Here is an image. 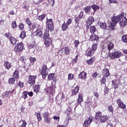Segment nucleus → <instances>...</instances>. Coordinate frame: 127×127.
<instances>
[{
  "instance_id": "nucleus-1",
  "label": "nucleus",
  "mask_w": 127,
  "mask_h": 127,
  "mask_svg": "<svg viewBox=\"0 0 127 127\" xmlns=\"http://www.w3.org/2000/svg\"><path fill=\"white\" fill-rule=\"evenodd\" d=\"M124 15H125V13L122 12L119 16H113L111 18V21L109 24V27L112 30H114L115 29V25H116L117 23H118L119 21H120V25L121 27H125L127 24V19L125 17L122 20V18L124 17Z\"/></svg>"
},
{
  "instance_id": "nucleus-2",
  "label": "nucleus",
  "mask_w": 127,
  "mask_h": 127,
  "mask_svg": "<svg viewBox=\"0 0 127 127\" xmlns=\"http://www.w3.org/2000/svg\"><path fill=\"white\" fill-rule=\"evenodd\" d=\"M43 39L44 40H45V45L49 46V45H50V43H51L52 40L51 38H50L49 31H45L44 34L43 35Z\"/></svg>"
},
{
  "instance_id": "nucleus-3",
  "label": "nucleus",
  "mask_w": 127,
  "mask_h": 127,
  "mask_svg": "<svg viewBox=\"0 0 127 127\" xmlns=\"http://www.w3.org/2000/svg\"><path fill=\"white\" fill-rule=\"evenodd\" d=\"M95 120H99L100 123H106V121L108 120L107 116H102V112H98L96 114Z\"/></svg>"
},
{
  "instance_id": "nucleus-4",
  "label": "nucleus",
  "mask_w": 127,
  "mask_h": 127,
  "mask_svg": "<svg viewBox=\"0 0 127 127\" xmlns=\"http://www.w3.org/2000/svg\"><path fill=\"white\" fill-rule=\"evenodd\" d=\"M22 50H23V44L22 43H17L14 49V51L16 54H20Z\"/></svg>"
},
{
  "instance_id": "nucleus-5",
  "label": "nucleus",
  "mask_w": 127,
  "mask_h": 127,
  "mask_svg": "<svg viewBox=\"0 0 127 127\" xmlns=\"http://www.w3.org/2000/svg\"><path fill=\"white\" fill-rule=\"evenodd\" d=\"M48 68H47V66H46V65L44 64L42 66V71H41V74L42 76V77L44 79H45V78H46V76H47V75H48Z\"/></svg>"
},
{
  "instance_id": "nucleus-6",
  "label": "nucleus",
  "mask_w": 127,
  "mask_h": 127,
  "mask_svg": "<svg viewBox=\"0 0 127 127\" xmlns=\"http://www.w3.org/2000/svg\"><path fill=\"white\" fill-rule=\"evenodd\" d=\"M5 36L9 39L10 42L12 44V45H15L16 44V39H15V38L11 36L9 33L5 34Z\"/></svg>"
},
{
  "instance_id": "nucleus-7",
  "label": "nucleus",
  "mask_w": 127,
  "mask_h": 127,
  "mask_svg": "<svg viewBox=\"0 0 127 127\" xmlns=\"http://www.w3.org/2000/svg\"><path fill=\"white\" fill-rule=\"evenodd\" d=\"M46 23L48 29H50V31H52V30L54 29V24H53V21L52 20V19H48Z\"/></svg>"
},
{
  "instance_id": "nucleus-8",
  "label": "nucleus",
  "mask_w": 127,
  "mask_h": 127,
  "mask_svg": "<svg viewBox=\"0 0 127 127\" xmlns=\"http://www.w3.org/2000/svg\"><path fill=\"white\" fill-rule=\"evenodd\" d=\"M36 76L29 75L28 76V83L31 86H33L35 84V80L36 79Z\"/></svg>"
},
{
  "instance_id": "nucleus-9",
  "label": "nucleus",
  "mask_w": 127,
  "mask_h": 127,
  "mask_svg": "<svg viewBox=\"0 0 127 127\" xmlns=\"http://www.w3.org/2000/svg\"><path fill=\"white\" fill-rule=\"evenodd\" d=\"M120 84V80L119 79H114L112 81V86L114 89H118L119 88Z\"/></svg>"
},
{
  "instance_id": "nucleus-10",
  "label": "nucleus",
  "mask_w": 127,
  "mask_h": 127,
  "mask_svg": "<svg viewBox=\"0 0 127 127\" xmlns=\"http://www.w3.org/2000/svg\"><path fill=\"white\" fill-rule=\"evenodd\" d=\"M48 80H49V81H51V80H53V82L55 83L56 81H57V79L56 78V77H55V74H49L48 76Z\"/></svg>"
},
{
  "instance_id": "nucleus-11",
  "label": "nucleus",
  "mask_w": 127,
  "mask_h": 127,
  "mask_svg": "<svg viewBox=\"0 0 127 127\" xmlns=\"http://www.w3.org/2000/svg\"><path fill=\"white\" fill-rule=\"evenodd\" d=\"M117 103L119 108L121 109H125L126 108V105L124 104V102L121 100V99H117Z\"/></svg>"
},
{
  "instance_id": "nucleus-12",
  "label": "nucleus",
  "mask_w": 127,
  "mask_h": 127,
  "mask_svg": "<svg viewBox=\"0 0 127 127\" xmlns=\"http://www.w3.org/2000/svg\"><path fill=\"white\" fill-rule=\"evenodd\" d=\"M92 122H93L92 118H91V117H89L88 119L84 121V123L83 124V127H87L88 126L91 125V123H92Z\"/></svg>"
},
{
  "instance_id": "nucleus-13",
  "label": "nucleus",
  "mask_w": 127,
  "mask_h": 127,
  "mask_svg": "<svg viewBox=\"0 0 127 127\" xmlns=\"http://www.w3.org/2000/svg\"><path fill=\"white\" fill-rule=\"evenodd\" d=\"M43 34V33L41 29H38L34 32V35H36L37 36H39V37H42Z\"/></svg>"
},
{
  "instance_id": "nucleus-14",
  "label": "nucleus",
  "mask_w": 127,
  "mask_h": 127,
  "mask_svg": "<svg viewBox=\"0 0 127 127\" xmlns=\"http://www.w3.org/2000/svg\"><path fill=\"white\" fill-rule=\"evenodd\" d=\"M87 28H88V27H89V26L91 25L92 23L94 22V17L93 16L89 17L87 19Z\"/></svg>"
},
{
  "instance_id": "nucleus-15",
  "label": "nucleus",
  "mask_w": 127,
  "mask_h": 127,
  "mask_svg": "<svg viewBox=\"0 0 127 127\" xmlns=\"http://www.w3.org/2000/svg\"><path fill=\"white\" fill-rule=\"evenodd\" d=\"M47 92L49 93V94H54V93H55V89H54V87L52 86L49 87L47 89Z\"/></svg>"
},
{
  "instance_id": "nucleus-16",
  "label": "nucleus",
  "mask_w": 127,
  "mask_h": 127,
  "mask_svg": "<svg viewBox=\"0 0 127 127\" xmlns=\"http://www.w3.org/2000/svg\"><path fill=\"white\" fill-rule=\"evenodd\" d=\"M87 76V73L85 71H82V72H80L79 74V78L81 79V80H83L84 78H86Z\"/></svg>"
},
{
  "instance_id": "nucleus-17",
  "label": "nucleus",
  "mask_w": 127,
  "mask_h": 127,
  "mask_svg": "<svg viewBox=\"0 0 127 127\" xmlns=\"http://www.w3.org/2000/svg\"><path fill=\"white\" fill-rule=\"evenodd\" d=\"M4 66L5 69H7V70H9V69L11 68V64H10L8 62H5L4 64Z\"/></svg>"
},
{
  "instance_id": "nucleus-18",
  "label": "nucleus",
  "mask_w": 127,
  "mask_h": 127,
  "mask_svg": "<svg viewBox=\"0 0 127 127\" xmlns=\"http://www.w3.org/2000/svg\"><path fill=\"white\" fill-rule=\"evenodd\" d=\"M103 71L104 72V76H105L106 78L110 76V70H109V69L105 68L104 69H103Z\"/></svg>"
},
{
  "instance_id": "nucleus-19",
  "label": "nucleus",
  "mask_w": 127,
  "mask_h": 127,
  "mask_svg": "<svg viewBox=\"0 0 127 127\" xmlns=\"http://www.w3.org/2000/svg\"><path fill=\"white\" fill-rule=\"evenodd\" d=\"M114 44L112 42H110L108 44V49L109 52L110 51H111V50H113V49H114Z\"/></svg>"
},
{
  "instance_id": "nucleus-20",
  "label": "nucleus",
  "mask_w": 127,
  "mask_h": 127,
  "mask_svg": "<svg viewBox=\"0 0 127 127\" xmlns=\"http://www.w3.org/2000/svg\"><path fill=\"white\" fill-rule=\"evenodd\" d=\"M82 102H83V95L82 94H79L77 99V103L81 104Z\"/></svg>"
},
{
  "instance_id": "nucleus-21",
  "label": "nucleus",
  "mask_w": 127,
  "mask_h": 127,
  "mask_svg": "<svg viewBox=\"0 0 127 127\" xmlns=\"http://www.w3.org/2000/svg\"><path fill=\"white\" fill-rule=\"evenodd\" d=\"M62 30L63 31H66L68 28V25L67 23L64 22V23L62 25Z\"/></svg>"
},
{
  "instance_id": "nucleus-22",
  "label": "nucleus",
  "mask_w": 127,
  "mask_h": 127,
  "mask_svg": "<svg viewBox=\"0 0 127 127\" xmlns=\"http://www.w3.org/2000/svg\"><path fill=\"white\" fill-rule=\"evenodd\" d=\"M94 62H95V57H93L87 61V63L88 65H92Z\"/></svg>"
},
{
  "instance_id": "nucleus-23",
  "label": "nucleus",
  "mask_w": 127,
  "mask_h": 127,
  "mask_svg": "<svg viewBox=\"0 0 127 127\" xmlns=\"http://www.w3.org/2000/svg\"><path fill=\"white\" fill-rule=\"evenodd\" d=\"M13 77L16 79H18L19 77V71L18 70H15L13 73Z\"/></svg>"
},
{
  "instance_id": "nucleus-24",
  "label": "nucleus",
  "mask_w": 127,
  "mask_h": 127,
  "mask_svg": "<svg viewBox=\"0 0 127 127\" xmlns=\"http://www.w3.org/2000/svg\"><path fill=\"white\" fill-rule=\"evenodd\" d=\"M90 30L91 33H92V34H94L95 32H96V31H97V29H96V27H95V26H92L90 28Z\"/></svg>"
},
{
  "instance_id": "nucleus-25",
  "label": "nucleus",
  "mask_w": 127,
  "mask_h": 127,
  "mask_svg": "<svg viewBox=\"0 0 127 127\" xmlns=\"http://www.w3.org/2000/svg\"><path fill=\"white\" fill-rule=\"evenodd\" d=\"M83 10L86 13H89L91 11V7L90 6H87L86 7L84 8Z\"/></svg>"
},
{
  "instance_id": "nucleus-26",
  "label": "nucleus",
  "mask_w": 127,
  "mask_h": 127,
  "mask_svg": "<svg viewBox=\"0 0 127 127\" xmlns=\"http://www.w3.org/2000/svg\"><path fill=\"white\" fill-rule=\"evenodd\" d=\"M79 87L78 86H76L75 89H73L72 91V95H76L78 92H79Z\"/></svg>"
},
{
  "instance_id": "nucleus-27",
  "label": "nucleus",
  "mask_w": 127,
  "mask_h": 127,
  "mask_svg": "<svg viewBox=\"0 0 127 127\" xmlns=\"http://www.w3.org/2000/svg\"><path fill=\"white\" fill-rule=\"evenodd\" d=\"M91 7L92 9H93L94 12L97 11V10H98V9L100 8V7L99 6L95 4L92 5L91 6Z\"/></svg>"
},
{
  "instance_id": "nucleus-28",
  "label": "nucleus",
  "mask_w": 127,
  "mask_h": 127,
  "mask_svg": "<svg viewBox=\"0 0 127 127\" xmlns=\"http://www.w3.org/2000/svg\"><path fill=\"white\" fill-rule=\"evenodd\" d=\"M115 57L116 58H120L121 56H122V53L121 52H115Z\"/></svg>"
},
{
  "instance_id": "nucleus-29",
  "label": "nucleus",
  "mask_w": 127,
  "mask_h": 127,
  "mask_svg": "<svg viewBox=\"0 0 127 127\" xmlns=\"http://www.w3.org/2000/svg\"><path fill=\"white\" fill-rule=\"evenodd\" d=\"M26 35H25V32L24 31H22V32L21 33L19 37H20V38H21L22 39H24L25 37H26Z\"/></svg>"
},
{
  "instance_id": "nucleus-30",
  "label": "nucleus",
  "mask_w": 127,
  "mask_h": 127,
  "mask_svg": "<svg viewBox=\"0 0 127 127\" xmlns=\"http://www.w3.org/2000/svg\"><path fill=\"white\" fill-rule=\"evenodd\" d=\"M92 54H93V52L92 51V50L89 49L87 51L86 55L87 56H92Z\"/></svg>"
},
{
  "instance_id": "nucleus-31",
  "label": "nucleus",
  "mask_w": 127,
  "mask_h": 127,
  "mask_svg": "<svg viewBox=\"0 0 127 127\" xmlns=\"http://www.w3.org/2000/svg\"><path fill=\"white\" fill-rule=\"evenodd\" d=\"M64 49L65 54H67V55L70 53V49H69V47H66L65 48H64Z\"/></svg>"
},
{
  "instance_id": "nucleus-32",
  "label": "nucleus",
  "mask_w": 127,
  "mask_h": 127,
  "mask_svg": "<svg viewBox=\"0 0 127 127\" xmlns=\"http://www.w3.org/2000/svg\"><path fill=\"white\" fill-rule=\"evenodd\" d=\"M122 41L123 42L127 43V35H124L122 36Z\"/></svg>"
},
{
  "instance_id": "nucleus-33",
  "label": "nucleus",
  "mask_w": 127,
  "mask_h": 127,
  "mask_svg": "<svg viewBox=\"0 0 127 127\" xmlns=\"http://www.w3.org/2000/svg\"><path fill=\"white\" fill-rule=\"evenodd\" d=\"M27 95H28V92L27 91L23 92L22 98H23L24 99H27Z\"/></svg>"
},
{
  "instance_id": "nucleus-34",
  "label": "nucleus",
  "mask_w": 127,
  "mask_h": 127,
  "mask_svg": "<svg viewBox=\"0 0 127 127\" xmlns=\"http://www.w3.org/2000/svg\"><path fill=\"white\" fill-rule=\"evenodd\" d=\"M39 86L38 85H36L35 88H34V92H35V93H36V94H37V93H39Z\"/></svg>"
},
{
  "instance_id": "nucleus-35",
  "label": "nucleus",
  "mask_w": 127,
  "mask_h": 127,
  "mask_svg": "<svg viewBox=\"0 0 127 127\" xmlns=\"http://www.w3.org/2000/svg\"><path fill=\"white\" fill-rule=\"evenodd\" d=\"M100 27L101 28H103V29H106V27H107V25L106 24V23H100Z\"/></svg>"
},
{
  "instance_id": "nucleus-36",
  "label": "nucleus",
  "mask_w": 127,
  "mask_h": 127,
  "mask_svg": "<svg viewBox=\"0 0 127 127\" xmlns=\"http://www.w3.org/2000/svg\"><path fill=\"white\" fill-rule=\"evenodd\" d=\"M15 81V79H14V78L13 77L9 78L8 80L9 84H13Z\"/></svg>"
},
{
  "instance_id": "nucleus-37",
  "label": "nucleus",
  "mask_w": 127,
  "mask_h": 127,
  "mask_svg": "<svg viewBox=\"0 0 127 127\" xmlns=\"http://www.w3.org/2000/svg\"><path fill=\"white\" fill-rule=\"evenodd\" d=\"M39 20H40L41 21H42L44 18H45V14H43L40 16H39L38 17Z\"/></svg>"
},
{
  "instance_id": "nucleus-38",
  "label": "nucleus",
  "mask_w": 127,
  "mask_h": 127,
  "mask_svg": "<svg viewBox=\"0 0 127 127\" xmlns=\"http://www.w3.org/2000/svg\"><path fill=\"white\" fill-rule=\"evenodd\" d=\"M12 27L13 29L16 28L17 27V25H16V22L15 21H13L12 22Z\"/></svg>"
},
{
  "instance_id": "nucleus-39",
  "label": "nucleus",
  "mask_w": 127,
  "mask_h": 127,
  "mask_svg": "<svg viewBox=\"0 0 127 127\" xmlns=\"http://www.w3.org/2000/svg\"><path fill=\"white\" fill-rule=\"evenodd\" d=\"M98 47V45L94 44L92 46V50L93 51H96L97 50V48Z\"/></svg>"
},
{
  "instance_id": "nucleus-40",
  "label": "nucleus",
  "mask_w": 127,
  "mask_h": 127,
  "mask_svg": "<svg viewBox=\"0 0 127 127\" xmlns=\"http://www.w3.org/2000/svg\"><path fill=\"white\" fill-rule=\"evenodd\" d=\"M81 19H82V18H80V17H77L75 19V23H77V24L80 23V20H81Z\"/></svg>"
},
{
  "instance_id": "nucleus-41",
  "label": "nucleus",
  "mask_w": 127,
  "mask_h": 127,
  "mask_svg": "<svg viewBox=\"0 0 127 127\" xmlns=\"http://www.w3.org/2000/svg\"><path fill=\"white\" fill-rule=\"evenodd\" d=\"M26 23H27L29 26H31V21H30L29 18H27L26 19Z\"/></svg>"
},
{
  "instance_id": "nucleus-42",
  "label": "nucleus",
  "mask_w": 127,
  "mask_h": 127,
  "mask_svg": "<svg viewBox=\"0 0 127 127\" xmlns=\"http://www.w3.org/2000/svg\"><path fill=\"white\" fill-rule=\"evenodd\" d=\"M110 57L111 59H116V54L114 52V53H112L111 54H110Z\"/></svg>"
},
{
  "instance_id": "nucleus-43",
  "label": "nucleus",
  "mask_w": 127,
  "mask_h": 127,
  "mask_svg": "<svg viewBox=\"0 0 127 127\" xmlns=\"http://www.w3.org/2000/svg\"><path fill=\"white\" fill-rule=\"evenodd\" d=\"M9 93H10V91L4 92L3 93V97H8V96H9Z\"/></svg>"
},
{
  "instance_id": "nucleus-44",
  "label": "nucleus",
  "mask_w": 127,
  "mask_h": 127,
  "mask_svg": "<svg viewBox=\"0 0 127 127\" xmlns=\"http://www.w3.org/2000/svg\"><path fill=\"white\" fill-rule=\"evenodd\" d=\"M74 78V75L71 73H69L68 75V80H72Z\"/></svg>"
},
{
  "instance_id": "nucleus-45",
  "label": "nucleus",
  "mask_w": 127,
  "mask_h": 127,
  "mask_svg": "<svg viewBox=\"0 0 127 127\" xmlns=\"http://www.w3.org/2000/svg\"><path fill=\"white\" fill-rule=\"evenodd\" d=\"M48 2H49V3H50V4H51L52 5V6H53L55 3V0H48Z\"/></svg>"
},
{
  "instance_id": "nucleus-46",
  "label": "nucleus",
  "mask_w": 127,
  "mask_h": 127,
  "mask_svg": "<svg viewBox=\"0 0 127 127\" xmlns=\"http://www.w3.org/2000/svg\"><path fill=\"white\" fill-rule=\"evenodd\" d=\"M22 122L23 124L21 125V127H26V125H27V123H26V122L25 121V120H22Z\"/></svg>"
},
{
  "instance_id": "nucleus-47",
  "label": "nucleus",
  "mask_w": 127,
  "mask_h": 127,
  "mask_svg": "<svg viewBox=\"0 0 127 127\" xmlns=\"http://www.w3.org/2000/svg\"><path fill=\"white\" fill-rule=\"evenodd\" d=\"M106 78H107L106 77V76H103V77H102L101 81L103 84H106Z\"/></svg>"
},
{
  "instance_id": "nucleus-48",
  "label": "nucleus",
  "mask_w": 127,
  "mask_h": 127,
  "mask_svg": "<svg viewBox=\"0 0 127 127\" xmlns=\"http://www.w3.org/2000/svg\"><path fill=\"white\" fill-rule=\"evenodd\" d=\"M36 114H37L38 121L40 122V121H41L42 118H41V116H40V114H38V113H36Z\"/></svg>"
},
{
  "instance_id": "nucleus-49",
  "label": "nucleus",
  "mask_w": 127,
  "mask_h": 127,
  "mask_svg": "<svg viewBox=\"0 0 127 127\" xmlns=\"http://www.w3.org/2000/svg\"><path fill=\"white\" fill-rule=\"evenodd\" d=\"M108 109H109V111H110V112H111V113L114 112V108H113L112 106H109L108 107Z\"/></svg>"
},
{
  "instance_id": "nucleus-50",
  "label": "nucleus",
  "mask_w": 127,
  "mask_h": 127,
  "mask_svg": "<svg viewBox=\"0 0 127 127\" xmlns=\"http://www.w3.org/2000/svg\"><path fill=\"white\" fill-rule=\"evenodd\" d=\"M50 122V118L49 117H47L45 118V123H46L47 124H49V122Z\"/></svg>"
},
{
  "instance_id": "nucleus-51",
  "label": "nucleus",
  "mask_w": 127,
  "mask_h": 127,
  "mask_svg": "<svg viewBox=\"0 0 127 127\" xmlns=\"http://www.w3.org/2000/svg\"><path fill=\"white\" fill-rule=\"evenodd\" d=\"M19 28L21 30H23L24 28V25H23V24H20L19 25Z\"/></svg>"
},
{
  "instance_id": "nucleus-52",
  "label": "nucleus",
  "mask_w": 127,
  "mask_h": 127,
  "mask_svg": "<svg viewBox=\"0 0 127 127\" xmlns=\"http://www.w3.org/2000/svg\"><path fill=\"white\" fill-rule=\"evenodd\" d=\"M44 118H48L49 116V113L46 112L44 113Z\"/></svg>"
},
{
  "instance_id": "nucleus-53",
  "label": "nucleus",
  "mask_w": 127,
  "mask_h": 127,
  "mask_svg": "<svg viewBox=\"0 0 127 127\" xmlns=\"http://www.w3.org/2000/svg\"><path fill=\"white\" fill-rule=\"evenodd\" d=\"M35 47V44H31L29 45V48L31 49V48H34Z\"/></svg>"
},
{
  "instance_id": "nucleus-54",
  "label": "nucleus",
  "mask_w": 127,
  "mask_h": 127,
  "mask_svg": "<svg viewBox=\"0 0 127 127\" xmlns=\"http://www.w3.org/2000/svg\"><path fill=\"white\" fill-rule=\"evenodd\" d=\"M18 86L19 87H20V88H23V82H19L18 84Z\"/></svg>"
},
{
  "instance_id": "nucleus-55",
  "label": "nucleus",
  "mask_w": 127,
  "mask_h": 127,
  "mask_svg": "<svg viewBox=\"0 0 127 127\" xmlns=\"http://www.w3.org/2000/svg\"><path fill=\"white\" fill-rule=\"evenodd\" d=\"M72 22V20L71 19H68L67 22H66V24L67 25H70V24H71V23Z\"/></svg>"
},
{
  "instance_id": "nucleus-56",
  "label": "nucleus",
  "mask_w": 127,
  "mask_h": 127,
  "mask_svg": "<svg viewBox=\"0 0 127 127\" xmlns=\"http://www.w3.org/2000/svg\"><path fill=\"white\" fill-rule=\"evenodd\" d=\"M60 52L61 53L62 55H63L64 54H65V51L64 50V48L60 50Z\"/></svg>"
},
{
  "instance_id": "nucleus-57",
  "label": "nucleus",
  "mask_w": 127,
  "mask_h": 127,
  "mask_svg": "<svg viewBox=\"0 0 127 127\" xmlns=\"http://www.w3.org/2000/svg\"><path fill=\"white\" fill-rule=\"evenodd\" d=\"M109 2L111 3H118V1H117L116 0H109Z\"/></svg>"
},
{
  "instance_id": "nucleus-58",
  "label": "nucleus",
  "mask_w": 127,
  "mask_h": 127,
  "mask_svg": "<svg viewBox=\"0 0 127 127\" xmlns=\"http://www.w3.org/2000/svg\"><path fill=\"white\" fill-rule=\"evenodd\" d=\"M79 43H80L79 42V41H74L75 47H77L78 45H79Z\"/></svg>"
},
{
  "instance_id": "nucleus-59",
  "label": "nucleus",
  "mask_w": 127,
  "mask_h": 127,
  "mask_svg": "<svg viewBox=\"0 0 127 127\" xmlns=\"http://www.w3.org/2000/svg\"><path fill=\"white\" fill-rule=\"evenodd\" d=\"M83 15H84V12L81 11V12H80L78 17L82 18V17H83Z\"/></svg>"
},
{
  "instance_id": "nucleus-60",
  "label": "nucleus",
  "mask_w": 127,
  "mask_h": 127,
  "mask_svg": "<svg viewBox=\"0 0 127 127\" xmlns=\"http://www.w3.org/2000/svg\"><path fill=\"white\" fill-rule=\"evenodd\" d=\"M90 40H92V41L95 40V35H92L90 36Z\"/></svg>"
},
{
  "instance_id": "nucleus-61",
  "label": "nucleus",
  "mask_w": 127,
  "mask_h": 127,
  "mask_svg": "<svg viewBox=\"0 0 127 127\" xmlns=\"http://www.w3.org/2000/svg\"><path fill=\"white\" fill-rule=\"evenodd\" d=\"M35 60H36V59L34 58H30V61L31 63L35 62Z\"/></svg>"
},
{
  "instance_id": "nucleus-62",
  "label": "nucleus",
  "mask_w": 127,
  "mask_h": 127,
  "mask_svg": "<svg viewBox=\"0 0 127 127\" xmlns=\"http://www.w3.org/2000/svg\"><path fill=\"white\" fill-rule=\"evenodd\" d=\"M98 75V73H97V72H95L94 73H92V76L93 78H95V77H97Z\"/></svg>"
},
{
  "instance_id": "nucleus-63",
  "label": "nucleus",
  "mask_w": 127,
  "mask_h": 127,
  "mask_svg": "<svg viewBox=\"0 0 127 127\" xmlns=\"http://www.w3.org/2000/svg\"><path fill=\"white\" fill-rule=\"evenodd\" d=\"M28 94L30 96V97H32L33 96V92L32 91L28 92Z\"/></svg>"
},
{
  "instance_id": "nucleus-64",
  "label": "nucleus",
  "mask_w": 127,
  "mask_h": 127,
  "mask_svg": "<svg viewBox=\"0 0 127 127\" xmlns=\"http://www.w3.org/2000/svg\"><path fill=\"white\" fill-rule=\"evenodd\" d=\"M53 118L54 119V120H58V121H59L60 119V117H57V116H54Z\"/></svg>"
}]
</instances>
